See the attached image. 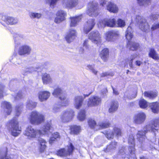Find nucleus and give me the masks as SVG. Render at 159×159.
<instances>
[{"instance_id": "nucleus-1", "label": "nucleus", "mask_w": 159, "mask_h": 159, "mask_svg": "<svg viewBox=\"0 0 159 159\" xmlns=\"http://www.w3.org/2000/svg\"><path fill=\"white\" fill-rule=\"evenodd\" d=\"M52 127L51 121H47L46 122L42 130L34 129L32 126L30 125L27 127L24 134L27 137L28 139L33 140L43 135H48L51 133L50 130Z\"/></svg>"}, {"instance_id": "nucleus-2", "label": "nucleus", "mask_w": 159, "mask_h": 159, "mask_svg": "<svg viewBox=\"0 0 159 159\" xmlns=\"http://www.w3.org/2000/svg\"><path fill=\"white\" fill-rule=\"evenodd\" d=\"M159 125V119H156L154 120L151 125H147L143 130L139 131L137 134V139L140 143V147H142V143L145 139V134L147 131H151L154 133L155 135L156 132H157L158 127Z\"/></svg>"}, {"instance_id": "nucleus-3", "label": "nucleus", "mask_w": 159, "mask_h": 159, "mask_svg": "<svg viewBox=\"0 0 159 159\" xmlns=\"http://www.w3.org/2000/svg\"><path fill=\"white\" fill-rule=\"evenodd\" d=\"M7 126L13 136H17L21 132V128L19 127L18 122L16 117L8 121L7 124Z\"/></svg>"}, {"instance_id": "nucleus-4", "label": "nucleus", "mask_w": 159, "mask_h": 159, "mask_svg": "<svg viewBox=\"0 0 159 159\" xmlns=\"http://www.w3.org/2000/svg\"><path fill=\"white\" fill-rule=\"evenodd\" d=\"M131 20L132 21L137 23L139 29L143 31L147 32L149 30V25L146 20L143 17L139 15L132 16Z\"/></svg>"}, {"instance_id": "nucleus-5", "label": "nucleus", "mask_w": 159, "mask_h": 159, "mask_svg": "<svg viewBox=\"0 0 159 159\" xmlns=\"http://www.w3.org/2000/svg\"><path fill=\"white\" fill-rule=\"evenodd\" d=\"M52 94L56 97H59L61 101V104L63 106H67L70 102L69 99L67 98L66 94L64 93L60 88L57 87L54 89Z\"/></svg>"}, {"instance_id": "nucleus-6", "label": "nucleus", "mask_w": 159, "mask_h": 159, "mask_svg": "<svg viewBox=\"0 0 159 159\" xmlns=\"http://www.w3.org/2000/svg\"><path fill=\"white\" fill-rule=\"evenodd\" d=\"M133 31L131 26H129L127 29L125 34V36L127 39L128 41L127 43V47L129 49L132 51L137 50L138 48L139 44L135 42L130 41L133 37Z\"/></svg>"}, {"instance_id": "nucleus-7", "label": "nucleus", "mask_w": 159, "mask_h": 159, "mask_svg": "<svg viewBox=\"0 0 159 159\" xmlns=\"http://www.w3.org/2000/svg\"><path fill=\"white\" fill-rule=\"evenodd\" d=\"M30 123L34 125H38L43 122L45 120L43 115L37 111H32L29 117Z\"/></svg>"}, {"instance_id": "nucleus-8", "label": "nucleus", "mask_w": 159, "mask_h": 159, "mask_svg": "<svg viewBox=\"0 0 159 159\" xmlns=\"http://www.w3.org/2000/svg\"><path fill=\"white\" fill-rule=\"evenodd\" d=\"M88 123L90 128L95 130L107 128L110 125L108 121L100 122L98 125H97L95 121L93 119H89L88 121Z\"/></svg>"}, {"instance_id": "nucleus-9", "label": "nucleus", "mask_w": 159, "mask_h": 159, "mask_svg": "<svg viewBox=\"0 0 159 159\" xmlns=\"http://www.w3.org/2000/svg\"><path fill=\"white\" fill-rule=\"evenodd\" d=\"M98 3L95 1L90 2L88 4L87 13L90 16L96 17L98 14Z\"/></svg>"}, {"instance_id": "nucleus-10", "label": "nucleus", "mask_w": 159, "mask_h": 159, "mask_svg": "<svg viewBox=\"0 0 159 159\" xmlns=\"http://www.w3.org/2000/svg\"><path fill=\"white\" fill-rule=\"evenodd\" d=\"M74 116V112L71 109H68L64 111L60 116V120L63 122L70 121Z\"/></svg>"}, {"instance_id": "nucleus-11", "label": "nucleus", "mask_w": 159, "mask_h": 159, "mask_svg": "<svg viewBox=\"0 0 159 159\" xmlns=\"http://www.w3.org/2000/svg\"><path fill=\"white\" fill-rule=\"evenodd\" d=\"M98 25V26L105 27L106 26L110 27L117 26L116 20L114 18L105 19L99 20Z\"/></svg>"}, {"instance_id": "nucleus-12", "label": "nucleus", "mask_w": 159, "mask_h": 159, "mask_svg": "<svg viewBox=\"0 0 159 159\" xmlns=\"http://www.w3.org/2000/svg\"><path fill=\"white\" fill-rule=\"evenodd\" d=\"M88 37L93 43L98 45H99L102 42L101 35L97 30L92 31L89 34Z\"/></svg>"}, {"instance_id": "nucleus-13", "label": "nucleus", "mask_w": 159, "mask_h": 159, "mask_svg": "<svg viewBox=\"0 0 159 159\" xmlns=\"http://www.w3.org/2000/svg\"><path fill=\"white\" fill-rule=\"evenodd\" d=\"M74 148L72 144L70 143L65 149L59 150L57 152V155L61 157H67L72 154Z\"/></svg>"}, {"instance_id": "nucleus-14", "label": "nucleus", "mask_w": 159, "mask_h": 159, "mask_svg": "<svg viewBox=\"0 0 159 159\" xmlns=\"http://www.w3.org/2000/svg\"><path fill=\"white\" fill-rule=\"evenodd\" d=\"M91 93L92 92H90L88 94H84V96H75L74 99V105L75 107L77 109H79L81 107L84 98L90 95Z\"/></svg>"}, {"instance_id": "nucleus-15", "label": "nucleus", "mask_w": 159, "mask_h": 159, "mask_svg": "<svg viewBox=\"0 0 159 159\" xmlns=\"http://www.w3.org/2000/svg\"><path fill=\"white\" fill-rule=\"evenodd\" d=\"M113 131L108 129L105 132L104 134L108 139H113L115 135L117 137L121 136V133L120 129L117 127H115L113 129Z\"/></svg>"}, {"instance_id": "nucleus-16", "label": "nucleus", "mask_w": 159, "mask_h": 159, "mask_svg": "<svg viewBox=\"0 0 159 159\" xmlns=\"http://www.w3.org/2000/svg\"><path fill=\"white\" fill-rule=\"evenodd\" d=\"M106 40L109 42H114L119 36V32L117 30H111L105 34Z\"/></svg>"}, {"instance_id": "nucleus-17", "label": "nucleus", "mask_w": 159, "mask_h": 159, "mask_svg": "<svg viewBox=\"0 0 159 159\" xmlns=\"http://www.w3.org/2000/svg\"><path fill=\"white\" fill-rule=\"evenodd\" d=\"M101 102V99L100 97L97 96H92L88 99L87 105L88 107H93L98 105Z\"/></svg>"}, {"instance_id": "nucleus-18", "label": "nucleus", "mask_w": 159, "mask_h": 159, "mask_svg": "<svg viewBox=\"0 0 159 159\" xmlns=\"http://www.w3.org/2000/svg\"><path fill=\"white\" fill-rule=\"evenodd\" d=\"M128 142L129 146V151L130 153L134 159H136L135 158V149L134 148L135 146V142L134 139V137L132 134H131L129 136L128 139Z\"/></svg>"}, {"instance_id": "nucleus-19", "label": "nucleus", "mask_w": 159, "mask_h": 159, "mask_svg": "<svg viewBox=\"0 0 159 159\" xmlns=\"http://www.w3.org/2000/svg\"><path fill=\"white\" fill-rule=\"evenodd\" d=\"M0 17H2V20L7 25H15L17 23L18 21V19L16 18L7 16L3 15L2 16H0Z\"/></svg>"}, {"instance_id": "nucleus-20", "label": "nucleus", "mask_w": 159, "mask_h": 159, "mask_svg": "<svg viewBox=\"0 0 159 159\" xmlns=\"http://www.w3.org/2000/svg\"><path fill=\"white\" fill-rule=\"evenodd\" d=\"M95 24V23L94 19H91L88 20L84 26V32L86 34H87L93 29Z\"/></svg>"}, {"instance_id": "nucleus-21", "label": "nucleus", "mask_w": 159, "mask_h": 159, "mask_svg": "<svg viewBox=\"0 0 159 159\" xmlns=\"http://www.w3.org/2000/svg\"><path fill=\"white\" fill-rule=\"evenodd\" d=\"M145 118V114L143 112H140L135 115L134 117V120L136 124H140L144 121Z\"/></svg>"}, {"instance_id": "nucleus-22", "label": "nucleus", "mask_w": 159, "mask_h": 159, "mask_svg": "<svg viewBox=\"0 0 159 159\" xmlns=\"http://www.w3.org/2000/svg\"><path fill=\"white\" fill-rule=\"evenodd\" d=\"M1 107L3 109L4 113L5 115H8L11 112V107L10 103L7 101L2 102L1 104Z\"/></svg>"}, {"instance_id": "nucleus-23", "label": "nucleus", "mask_w": 159, "mask_h": 159, "mask_svg": "<svg viewBox=\"0 0 159 159\" xmlns=\"http://www.w3.org/2000/svg\"><path fill=\"white\" fill-rule=\"evenodd\" d=\"M56 16L54 20L55 22L57 23H59L65 20L66 13L64 11L59 10L57 12Z\"/></svg>"}, {"instance_id": "nucleus-24", "label": "nucleus", "mask_w": 159, "mask_h": 159, "mask_svg": "<svg viewBox=\"0 0 159 159\" xmlns=\"http://www.w3.org/2000/svg\"><path fill=\"white\" fill-rule=\"evenodd\" d=\"M31 50V48L29 46L27 45L20 46L18 50V53L20 55H22L29 54Z\"/></svg>"}, {"instance_id": "nucleus-25", "label": "nucleus", "mask_w": 159, "mask_h": 159, "mask_svg": "<svg viewBox=\"0 0 159 159\" xmlns=\"http://www.w3.org/2000/svg\"><path fill=\"white\" fill-rule=\"evenodd\" d=\"M76 37L75 30L73 29H70L67 33L65 38L68 43H70L74 40Z\"/></svg>"}, {"instance_id": "nucleus-26", "label": "nucleus", "mask_w": 159, "mask_h": 159, "mask_svg": "<svg viewBox=\"0 0 159 159\" xmlns=\"http://www.w3.org/2000/svg\"><path fill=\"white\" fill-rule=\"evenodd\" d=\"M78 4V0H65L63 5L66 8H71L75 7Z\"/></svg>"}, {"instance_id": "nucleus-27", "label": "nucleus", "mask_w": 159, "mask_h": 159, "mask_svg": "<svg viewBox=\"0 0 159 159\" xmlns=\"http://www.w3.org/2000/svg\"><path fill=\"white\" fill-rule=\"evenodd\" d=\"M43 82L44 84H50L52 82V80L50 75L47 73H43L42 74Z\"/></svg>"}, {"instance_id": "nucleus-28", "label": "nucleus", "mask_w": 159, "mask_h": 159, "mask_svg": "<svg viewBox=\"0 0 159 159\" xmlns=\"http://www.w3.org/2000/svg\"><path fill=\"white\" fill-rule=\"evenodd\" d=\"M107 9L109 11L113 13H116L118 12L119 8L116 5L109 2L107 6Z\"/></svg>"}, {"instance_id": "nucleus-29", "label": "nucleus", "mask_w": 159, "mask_h": 159, "mask_svg": "<svg viewBox=\"0 0 159 159\" xmlns=\"http://www.w3.org/2000/svg\"><path fill=\"white\" fill-rule=\"evenodd\" d=\"M50 93L47 91H41L39 93V98L41 102L46 100L49 97Z\"/></svg>"}, {"instance_id": "nucleus-30", "label": "nucleus", "mask_w": 159, "mask_h": 159, "mask_svg": "<svg viewBox=\"0 0 159 159\" xmlns=\"http://www.w3.org/2000/svg\"><path fill=\"white\" fill-rule=\"evenodd\" d=\"M13 37L15 44L19 45L21 43L22 39L24 36L21 33H16L14 34Z\"/></svg>"}, {"instance_id": "nucleus-31", "label": "nucleus", "mask_w": 159, "mask_h": 159, "mask_svg": "<svg viewBox=\"0 0 159 159\" xmlns=\"http://www.w3.org/2000/svg\"><path fill=\"white\" fill-rule=\"evenodd\" d=\"M39 151L41 152H44L46 148L47 142L44 139H40L39 140Z\"/></svg>"}, {"instance_id": "nucleus-32", "label": "nucleus", "mask_w": 159, "mask_h": 159, "mask_svg": "<svg viewBox=\"0 0 159 159\" xmlns=\"http://www.w3.org/2000/svg\"><path fill=\"white\" fill-rule=\"evenodd\" d=\"M81 16H78L76 17H71L70 26L71 27H74L76 26L78 23L81 20Z\"/></svg>"}, {"instance_id": "nucleus-33", "label": "nucleus", "mask_w": 159, "mask_h": 159, "mask_svg": "<svg viewBox=\"0 0 159 159\" xmlns=\"http://www.w3.org/2000/svg\"><path fill=\"white\" fill-rule=\"evenodd\" d=\"M109 55V50L107 48H104L100 53V56L104 61H106L108 59Z\"/></svg>"}, {"instance_id": "nucleus-34", "label": "nucleus", "mask_w": 159, "mask_h": 159, "mask_svg": "<svg viewBox=\"0 0 159 159\" xmlns=\"http://www.w3.org/2000/svg\"><path fill=\"white\" fill-rule=\"evenodd\" d=\"M152 111L155 113H157L159 111V103L158 102H152L149 104Z\"/></svg>"}, {"instance_id": "nucleus-35", "label": "nucleus", "mask_w": 159, "mask_h": 159, "mask_svg": "<svg viewBox=\"0 0 159 159\" xmlns=\"http://www.w3.org/2000/svg\"><path fill=\"white\" fill-rule=\"evenodd\" d=\"M144 95L149 99H153L156 97L157 96V93L156 91H148L145 92Z\"/></svg>"}, {"instance_id": "nucleus-36", "label": "nucleus", "mask_w": 159, "mask_h": 159, "mask_svg": "<svg viewBox=\"0 0 159 159\" xmlns=\"http://www.w3.org/2000/svg\"><path fill=\"white\" fill-rule=\"evenodd\" d=\"M37 103L34 102L31 100H29L27 101L26 103V107L29 110H32L35 107Z\"/></svg>"}, {"instance_id": "nucleus-37", "label": "nucleus", "mask_w": 159, "mask_h": 159, "mask_svg": "<svg viewBox=\"0 0 159 159\" xmlns=\"http://www.w3.org/2000/svg\"><path fill=\"white\" fill-rule=\"evenodd\" d=\"M149 56L154 59L159 60V57L158 56L157 54L153 48H151L150 49Z\"/></svg>"}, {"instance_id": "nucleus-38", "label": "nucleus", "mask_w": 159, "mask_h": 159, "mask_svg": "<svg viewBox=\"0 0 159 159\" xmlns=\"http://www.w3.org/2000/svg\"><path fill=\"white\" fill-rule=\"evenodd\" d=\"M118 108V104L116 101L112 102L109 109V112H113L116 111Z\"/></svg>"}, {"instance_id": "nucleus-39", "label": "nucleus", "mask_w": 159, "mask_h": 159, "mask_svg": "<svg viewBox=\"0 0 159 159\" xmlns=\"http://www.w3.org/2000/svg\"><path fill=\"white\" fill-rule=\"evenodd\" d=\"M117 143L115 142H112L111 144L107 146L106 149L105 150L106 152L112 151L116 147Z\"/></svg>"}, {"instance_id": "nucleus-40", "label": "nucleus", "mask_w": 159, "mask_h": 159, "mask_svg": "<svg viewBox=\"0 0 159 159\" xmlns=\"http://www.w3.org/2000/svg\"><path fill=\"white\" fill-rule=\"evenodd\" d=\"M149 104L143 99H141L139 102V107L142 108H146L149 105Z\"/></svg>"}, {"instance_id": "nucleus-41", "label": "nucleus", "mask_w": 159, "mask_h": 159, "mask_svg": "<svg viewBox=\"0 0 159 159\" xmlns=\"http://www.w3.org/2000/svg\"><path fill=\"white\" fill-rule=\"evenodd\" d=\"M140 6H147L151 4L152 0H137Z\"/></svg>"}, {"instance_id": "nucleus-42", "label": "nucleus", "mask_w": 159, "mask_h": 159, "mask_svg": "<svg viewBox=\"0 0 159 159\" xmlns=\"http://www.w3.org/2000/svg\"><path fill=\"white\" fill-rule=\"evenodd\" d=\"M42 15V14L35 12H30L29 13V16L31 19L40 18Z\"/></svg>"}, {"instance_id": "nucleus-43", "label": "nucleus", "mask_w": 159, "mask_h": 159, "mask_svg": "<svg viewBox=\"0 0 159 159\" xmlns=\"http://www.w3.org/2000/svg\"><path fill=\"white\" fill-rule=\"evenodd\" d=\"M6 150L5 149V151H0V159H12L11 156L7 155Z\"/></svg>"}, {"instance_id": "nucleus-44", "label": "nucleus", "mask_w": 159, "mask_h": 159, "mask_svg": "<svg viewBox=\"0 0 159 159\" xmlns=\"http://www.w3.org/2000/svg\"><path fill=\"white\" fill-rule=\"evenodd\" d=\"M137 54H134L132 55L130 58L129 59H128L127 60H128L129 65L130 67L131 68H133L134 67V66L133 65V63L134 61V60L137 57Z\"/></svg>"}, {"instance_id": "nucleus-45", "label": "nucleus", "mask_w": 159, "mask_h": 159, "mask_svg": "<svg viewBox=\"0 0 159 159\" xmlns=\"http://www.w3.org/2000/svg\"><path fill=\"white\" fill-rule=\"evenodd\" d=\"M71 132L74 134H79L80 131V126L74 125L71 128Z\"/></svg>"}, {"instance_id": "nucleus-46", "label": "nucleus", "mask_w": 159, "mask_h": 159, "mask_svg": "<svg viewBox=\"0 0 159 159\" xmlns=\"http://www.w3.org/2000/svg\"><path fill=\"white\" fill-rule=\"evenodd\" d=\"M85 111L84 110H81L78 113L77 118L80 121L84 120L85 118Z\"/></svg>"}, {"instance_id": "nucleus-47", "label": "nucleus", "mask_w": 159, "mask_h": 159, "mask_svg": "<svg viewBox=\"0 0 159 159\" xmlns=\"http://www.w3.org/2000/svg\"><path fill=\"white\" fill-rule=\"evenodd\" d=\"M62 106L61 104H61L56 103L55 104L52 108V111L54 113H57L60 111V108Z\"/></svg>"}, {"instance_id": "nucleus-48", "label": "nucleus", "mask_w": 159, "mask_h": 159, "mask_svg": "<svg viewBox=\"0 0 159 159\" xmlns=\"http://www.w3.org/2000/svg\"><path fill=\"white\" fill-rule=\"evenodd\" d=\"M60 138V135L57 132L54 133L52 135V136L50 138L49 142L50 144L52 143V142L54 141L55 139Z\"/></svg>"}, {"instance_id": "nucleus-49", "label": "nucleus", "mask_w": 159, "mask_h": 159, "mask_svg": "<svg viewBox=\"0 0 159 159\" xmlns=\"http://www.w3.org/2000/svg\"><path fill=\"white\" fill-rule=\"evenodd\" d=\"M23 108V105L22 103L17 105L16 107V116H18L20 114L21 111Z\"/></svg>"}, {"instance_id": "nucleus-50", "label": "nucleus", "mask_w": 159, "mask_h": 159, "mask_svg": "<svg viewBox=\"0 0 159 159\" xmlns=\"http://www.w3.org/2000/svg\"><path fill=\"white\" fill-rule=\"evenodd\" d=\"M117 26L120 27H124L125 25V21L121 19H119L117 20Z\"/></svg>"}, {"instance_id": "nucleus-51", "label": "nucleus", "mask_w": 159, "mask_h": 159, "mask_svg": "<svg viewBox=\"0 0 159 159\" xmlns=\"http://www.w3.org/2000/svg\"><path fill=\"white\" fill-rule=\"evenodd\" d=\"M4 94L6 95L5 94L4 86L3 85L0 84V98L3 97Z\"/></svg>"}, {"instance_id": "nucleus-52", "label": "nucleus", "mask_w": 159, "mask_h": 159, "mask_svg": "<svg viewBox=\"0 0 159 159\" xmlns=\"http://www.w3.org/2000/svg\"><path fill=\"white\" fill-rule=\"evenodd\" d=\"M89 41L88 39H86L83 43V47L86 49V50L88 51L90 48V47L89 44Z\"/></svg>"}, {"instance_id": "nucleus-53", "label": "nucleus", "mask_w": 159, "mask_h": 159, "mask_svg": "<svg viewBox=\"0 0 159 159\" xmlns=\"http://www.w3.org/2000/svg\"><path fill=\"white\" fill-rule=\"evenodd\" d=\"M86 69L91 70L95 74H96L97 72L94 69V66L87 65L86 66Z\"/></svg>"}, {"instance_id": "nucleus-54", "label": "nucleus", "mask_w": 159, "mask_h": 159, "mask_svg": "<svg viewBox=\"0 0 159 159\" xmlns=\"http://www.w3.org/2000/svg\"><path fill=\"white\" fill-rule=\"evenodd\" d=\"M38 69V67H31L30 68H27L26 69V71L27 72H29L30 73H32L34 71H36Z\"/></svg>"}, {"instance_id": "nucleus-55", "label": "nucleus", "mask_w": 159, "mask_h": 159, "mask_svg": "<svg viewBox=\"0 0 159 159\" xmlns=\"http://www.w3.org/2000/svg\"><path fill=\"white\" fill-rule=\"evenodd\" d=\"M22 96V93L21 91H19L17 93V95L16 96H13L16 99H18L20 98H21Z\"/></svg>"}, {"instance_id": "nucleus-56", "label": "nucleus", "mask_w": 159, "mask_h": 159, "mask_svg": "<svg viewBox=\"0 0 159 159\" xmlns=\"http://www.w3.org/2000/svg\"><path fill=\"white\" fill-rule=\"evenodd\" d=\"M159 17V15L157 14H152L150 16L151 19H153L154 20H157Z\"/></svg>"}, {"instance_id": "nucleus-57", "label": "nucleus", "mask_w": 159, "mask_h": 159, "mask_svg": "<svg viewBox=\"0 0 159 159\" xmlns=\"http://www.w3.org/2000/svg\"><path fill=\"white\" fill-rule=\"evenodd\" d=\"M157 29H158L157 24H154L152 25L151 29L152 31H154Z\"/></svg>"}, {"instance_id": "nucleus-58", "label": "nucleus", "mask_w": 159, "mask_h": 159, "mask_svg": "<svg viewBox=\"0 0 159 159\" xmlns=\"http://www.w3.org/2000/svg\"><path fill=\"white\" fill-rule=\"evenodd\" d=\"M100 5L104 7L106 3V1L105 0H99Z\"/></svg>"}, {"instance_id": "nucleus-59", "label": "nucleus", "mask_w": 159, "mask_h": 159, "mask_svg": "<svg viewBox=\"0 0 159 159\" xmlns=\"http://www.w3.org/2000/svg\"><path fill=\"white\" fill-rule=\"evenodd\" d=\"M78 50L79 52V53L81 54L84 53V49L83 47H80L78 48Z\"/></svg>"}, {"instance_id": "nucleus-60", "label": "nucleus", "mask_w": 159, "mask_h": 159, "mask_svg": "<svg viewBox=\"0 0 159 159\" xmlns=\"http://www.w3.org/2000/svg\"><path fill=\"white\" fill-rule=\"evenodd\" d=\"M142 62L140 61L139 60H137L135 62V65L138 66H139L140 65L142 64Z\"/></svg>"}, {"instance_id": "nucleus-61", "label": "nucleus", "mask_w": 159, "mask_h": 159, "mask_svg": "<svg viewBox=\"0 0 159 159\" xmlns=\"http://www.w3.org/2000/svg\"><path fill=\"white\" fill-rule=\"evenodd\" d=\"M125 148H122V149H120L119 151V153L120 154L123 155L124 153Z\"/></svg>"}, {"instance_id": "nucleus-62", "label": "nucleus", "mask_w": 159, "mask_h": 159, "mask_svg": "<svg viewBox=\"0 0 159 159\" xmlns=\"http://www.w3.org/2000/svg\"><path fill=\"white\" fill-rule=\"evenodd\" d=\"M137 94V91L135 90L134 92V94H133V96L131 97H130V98L131 99L132 98H135L136 97Z\"/></svg>"}, {"instance_id": "nucleus-63", "label": "nucleus", "mask_w": 159, "mask_h": 159, "mask_svg": "<svg viewBox=\"0 0 159 159\" xmlns=\"http://www.w3.org/2000/svg\"><path fill=\"white\" fill-rule=\"evenodd\" d=\"M109 75V73H108L105 72V73H103L102 75H101V76L102 77H103V76L104 77V76H107V75Z\"/></svg>"}, {"instance_id": "nucleus-64", "label": "nucleus", "mask_w": 159, "mask_h": 159, "mask_svg": "<svg viewBox=\"0 0 159 159\" xmlns=\"http://www.w3.org/2000/svg\"><path fill=\"white\" fill-rule=\"evenodd\" d=\"M107 92V89L106 88H105L103 89V91L102 92V93L104 94L106 93Z\"/></svg>"}]
</instances>
